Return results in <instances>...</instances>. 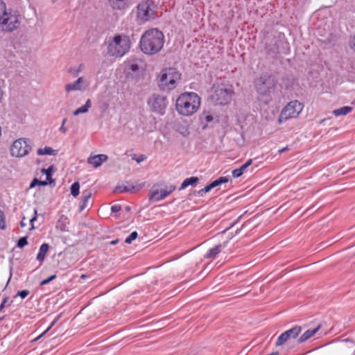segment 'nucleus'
<instances>
[{
	"instance_id": "nucleus-1",
	"label": "nucleus",
	"mask_w": 355,
	"mask_h": 355,
	"mask_svg": "<svg viewBox=\"0 0 355 355\" xmlns=\"http://www.w3.org/2000/svg\"><path fill=\"white\" fill-rule=\"evenodd\" d=\"M164 44V35L157 28L146 31L139 40V48L146 55H153L159 53Z\"/></svg>"
},
{
	"instance_id": "nucleus-2",
	"label": "nucleus",
	"mask_w": 355,
	"mask_h": 355,
	"mask_svg": "<svg viewBox=\"0 0 355 355\" xmlns=\"http://www.w3.org/2000/svg\"><path fill=\"white\" fill-rule=\"evenodd\" d=\"M200 106V98L195 92H185L178 96L175 107L177 112L185 116L196 113Z\"/></svg>"
},
{
	"instance_id": "nucleus-3",
	"label": "nucleus",
	"mask_w": 355,
	"mask_h": 355,
	"mask_svg": "<svg viewBox=\"0 0 355 355\" xmlns=\"http://www.w3.org/2000/svg\"><path fill=\"white\" fill-rule=\"evenodd\" d=\"M131 48L129 36L125 34H116L110 40L107 45V54L115 58H121Z\"/></svg>"
},
{
	"instance_id": "nucleus-4",
	"label": "nucleus",
	"mask_w": 355,
	"mask_h": 355,
	"mask_svg": "<svg viewBox=\"0 0 355 355\" xmlns=\"http://www.w3.org/2000/svg\"><path fill=\"white\" fill-rule=\"evenodd\" d=\"M157 5L153 0H144L137 7V17L144 23L155 19L157 17Z\"/></svg>"
},
{
	"instance_id": "nucleus-5",
	"label": "nucleus",
	"mask_w": 355,
	"mask_h": 355,
	"mask_svg": "<svg viewBox=\"0 0 355 355\" xmlns=\"http://www.w3.org/2000/svg\"><path fill=\"white\" fill-rule=\"evenodd\" d=\"M214 89L211 99L215 104L225 105L231 102L232 96L234 94L232 85L221 84L214 87Z\"/></svg>"
},
{
	"instance_id": "nucleus-6",
	"label": "nucleus",
	"mask_w": 355,
	"mask_h": 355,
	"mask_svg": "<svg viewBox=\"0 0 355 355\" xmlns=\"http://www.w3.org/2000/svg\"><path fill=\"white\" fill-rule=\"evenodd\" d=\"M21 24L20 15L17 11L6 10L0 20V27L3 31L12 32Z\"/></svg>"
},
{
	"instance_id": "nucleus-7",
	"label": "nucleus",
	"mask_w": 355,
	"mask_h": 355,
	"mask_svg": "<svg viewBox=\"0 0 355 355\" xmlns=\"http://www.w3.org/2000/svg\"><path fill=\"white\" fill-rule=\"evenodd\" d=\"M275 87V78L264 74L255 81V88L259 95L270 96L274 92Z\"/></svg>"
},
{
	"instance_id": "nucleus-8",
	"label": "nucleus",
	"mask_w": 355,
	"mask_h": 355,
	"mask_svg": "<svg viewBox=\"0 0 355 355\" xmlns=\"http://www.w3.org/2000/svg\"><path fill=\"white\" fill-rule=\"evenodd\" d=\"M302 109L303 105L298 101H291L282 110L278 119L279 123H283L288 119L297 116Z\"/></svg>"
},
{
	"instance_id": "nucleus-9",
	"label": "nucleus",
	"mask_w": 355,
	"mask_h": 355,
	"mask_svg": "<svg viewBox=\"0 0 355 355\" xmlns=\"http://www.w3.org/2000/svg\"><path fill=\"white\" fill-rule=\"evenodd\" d=\"M180 79V73L175 69H166L162 71L160 83L164 89H173L175 87L176 81Z\"/></svg>"
},
{
	"instance_id": "nucleus-10",
	"label": "nucleus",
	"mask_w": 355,
	"mask_h": 355,
	"mask_svg": "<svg viewBox=\"0 0 355 355\" xmlns=\"http://www.w3.org/2000/svg\"><path fill=\"white\" fill-rule=\"evenodd\" d=\"M147 103L152 112L163 115L165 113L168 101L164 96L153 94L148 99Z\"/></svg>"
},
{
	"instance_id": "nucleus-11",
	"label": "nucleus",
	"mask_w": 355,
	"mask_h": 355,
	"mask_svg": "<svg viewBox=\"0 0 355 355\" xmlns=\"http://www.w3.org/2000/svg\"><path fill=\"white\" fill-rule=\"evenodd\" d=\"M30 141L26 139H18L15 140L11 146V155L16 157H23L28 154L31 150Z\"/></svg>"
},
{
	"instance_id": "nucleus-12",
	"label": "nucleus",
	"mask_w": 355,
	"mask_h": 355,
	"mask_svg": "<svg viewBox=\"0 0 355 355\" xmlns=\"http://www.w3.org/2000/svg\"><path fill=\"white\" fill-rule=\"evenodd\" d=\"M302 331V327L300 326H295L293 328L284 331L282 333L278 338L276 341V346H281L284 344L289 339H295L296 338Z\"/></svg>"
},
{
	"instance_id": "nucleus-13",
	"label": "nucleus",
	"mask_w": 355,
	"mask_h": 355,
	"mask_svg": "<svg viewBox=\"0 0 355 355\" xmlns=\"http://www.w3.org/2000/svg\"><path fill=\"white\" fill-rule=\"evenodd\" d=\"M84 78L83 77H79L76 81L71 83H69L65 85V91L67 92H70L72 91H82L86 89L88 86V84H86L83 86Z\"/></svg>"
},
{
	"instance_id": "nucleus-14",
	"label": "nucleus",
	"mask_w": 355,
	"mask_h": 355,
	"mask_svg": "<svg viewBox=\"0 0 355 355\" xmlns=\"http://www.w3.org/2000/svg\"><path fill=\"white\" fill-rule=\"evenodd\" d=\"M108 157L105 154H99L94 156H90L87 159L88 164L92 165L95 168H98L102 165V164L107 161Z\"/></svg>"
},
{
	"instance_id": "nucleus-15",
	"label": "nucleus",
	"mask_w": 355,
	"mask_h": 355,
	"mask_svg": "<svg viewBox=\"0 0 355 355\" xmlns=\"http://www.w3.org/2000/svg\"><path fill=\"white\" fill-rule=\"evenodd\" d=\"M130 0H108L110 6L117 10H123L128 8Z\"/></svg>"
},
{
	"instance_id": "nucleus-16",
	"label": "nucleus",
	"mask_w": 355,
	"mask_h": 355,
	"mask_svg": "<svg viewBox=\"0 0 355 355\" xmlns=\"http://www.w3.org/2000/svg\"><path fill=\"white\" fill-rule=\"evenodd\" d=\"M277 40L274 38L271 40L270 44L266 45L265 49L266 53L271 57H275L279 53V46L277 44Z\"/></svg>"
},
{
	"instance_id": "nucleus-17",
	"label": "nucleus",
	"mask_w": 355,
	"mask_h": 355,
	"mask_svg": "<svg viewBox=\"0 0 355 355\" xmlns=\"http://www.w3.org/2000/svg\"><path fill=\"white\" fill-rule=\"evenodd\" d=\"M168 195V192H166L164 190H153L150 193V200L155 201V202H159L162 200H164L166 198Z\"/></svg>"
},
{
	"instance_id": "nucleus-18",
	"label": "nucleus",
	"mask_w": 355,
	"mask_h": 355,
	"mask_svg": "<svg viewBox=\"0 0 355 355\" xmlns=\"http://www.w3.org/2000/svg\"><path fill=\"white\" fill-rule=\"evenodd\" d=\"M227 243V242H225L223 245L218 244L214 248H210L205 255V257L207 259L215 258L221 252L222 248H225L226 246Z\"/></svg>"
},
{
	"instance_id": "nucleus-19",
	"label": "nucleus",
	"mask_w": 355,
	"mask_h": 355,
	"mask_svg": "<svg viewBox=\"0 0 355 355\" xmlns=\"http://www.w3.org/2000/svg\"><path fill=\"white\" fill-rule=\"evenodd\" d=\"M320 329V325H318L317 327L313 329H308L304 334L301 335V336L298 338V343H304L313 336Z\"/></svg>"
},
{
	"instance_id": "nucleus-20",
	"label": "nucleus",
	"mask_w": 355,
	"mask_h": 355,
	"mask_svg": "<svg viewBox=\"0 0 355 355\" xmlns=\"http://www.w3.org/2000/svg\"><path fill=\"white\" fill-rule=\"evenodd\" d=\"M252 163V159H248L244 164H243L241 167H239V168H236L234 170L232 171V176L233 178H238L239 177H241L244 171H245V169L249 167Z\"/></svg>"
},
{
	"instance_id": "nucleus-21",
	"label": "nucleus",
	"mask_w": 355,
	"mask_h": 355,
	"mask_svg": "<svg viewBox=\"0 0 355 355\" xmlns=\"http://www.w3.org/2000/svg\"><path fill=\"white\" fill-rule=\"evenodd\" d=\"M92 196V193L88 191H84L82 194V199L79 205V211H83L87 206L88 201Z\"/></svg>"
},
{
	"instance_id": "nucleus-22",
	"label": "nucleus",
	"mask_w": 355,
	"mask_h": 355,
	"mask_svg": "<svg viewBox=\"0 0 355 355\" xmlns=\"http://www.w3.org/2000/svg\"><path fill=\"white\" fill-rule=\"evenodd\" d=\"M49 249V245L48 243H42L39 249V252L37 255V260L38 261H43L44 260L46 254L47 253L48 250Z\"/></svg>"
},
{
	"instance_id": "nucleus-23",
	"label": "nucleus",
	"mask_w": 355,
	"mask_h": 355,
	"mask_svg": "<svg viewBox=\"0 0 355 355\" xmlns=\"http://www.w3.org/2000/svg\"><path fill=\"white\" fill-rule=\"evenodd\" d=\"M198 178L194 176L186 178L182 182L179 190L184 189L189 186H194L198 182Z\"/></svg>"
},
{
	"instance_id": "nucleus-24",
	"label": "nucleus",
	"mask_w": 355,
	"mask_h": 355,
	"mask_svg": "<svg viewBox=\"0 0 355 355\" xmlns=\"http://www.w3.org/2000/svg\"><path fill=\"white\" fill-rule=\"evenodd\" d=\"M92 106V102L90 99H87L84 105L81 106L80 107L76 109L73 112V115L77 116L80 114L86 113L88 112L89 109Z\"/></svg>"
},
{
	"instance_id": "nucleus-25",
	"label": "nucleus",
	"mask_w": 355,
	"mask_h": 355,
	"mask_svg": "<svg viewBox=\"0 0 355 355\" xmlns=\"http://www.w3.org/2000/svg\"><path fill=\"white\" fill-rule=\"evenodd\" d=\"M58 151L56 150L53 149L51 147L45 146L44 148H41L37 149V154L38 155H56Z\"/></svg>"
},
{
	"instance_id": "nucleus-26",
	"label": "nucleus",
	"mask_w": 355,
	"mask_h": 355,
	"mask_svg": "<svg viewBox=\"0 0 355 355\" xmlns=\"http://www.w3.org/2000/svg\"><path fill=\"white\" fill-rule=\"evenodd\" d=\"M352 107L349 106H343L333 111L336 116H344L349 113L352 110Z\"/></svg>"
},
{
	"instance_id": "nucleus-27",
	"label": "nucleus",
	"mask_w": 355,
	"mask_h": 355,
	"mask_svg": "<svg viewBox=\"0 0 355 355\" xmlns=\"http://www.w3.org/2000/svg\"><path fill=\"white\" fill-rule=\"evenodd\" d=\"M53 171V166H50L48 168H42V173H44L46 175V181L49 182V183H52L53 182V180L52 179V173Z\"/></svg>"
},
{
	"instance_id": "nucleus-28",
	"label": "nucleus",
	"mask_w": 355,
	"mask_h": 355,
	"mask_svg": "<svg viewBox=\"0 0 355 355\" xmlns=\"http://www.w3.org/2000/svg\"><path fill=\"white\" fill-rule=\"evenodd\" d=\"M125 70L136 72L139 70V65L136 61H128L125 65Z\"/></svg>"
},
{
	"instance_id": "nucleus-29",
	"label": "nucleus",
	"mask_w": 355,
	"mask_h": 355,
	"mask_svg": "<svg viewBox=\"0 0 355 355\" xmlns=\"http://www.w3.org/2000/svg\"><path fill=\"white\" fill-rule=\"evenodd\" d=\"M71 194L73 197H77L79 195L80 184L78 182H73L70 188Z\"/></svg>"
},
{
	"instance_id": "nucleus-30",
	"label": "nucleus",
	"mask_w": 355,
	"mask_h": 355,
	"mask_svg": "<svg viewBox=\"0 0 355 355\" xmlns=\"http://www.w3.org/2000/svg\"><path fill=\"white\" fill-rule=\"evenodd\" d=\"M135 189V187H127V186H117L115 188V192L116 193H125L132 192Z\"/></svg>"
},
{
	"instance_id": "nucleus-31",
	"label": "nucleus",
	"mask_w": 355,
	"mask_h": 355,
	"mask_svg": "<svg viewBox=\"0 0 355 355\" xmlns=\"http://www.w3.org/2000/svg\"><path fill=\"white\" fill-rule=\"evenodd\" d=\"M83 67L84 66L83 64H80L78 67H70L69 69V72L71 73L74 77H76L82 71Z\"/></svg>"
},
{
	"instance_id": "nucleus-32",
	"label": "nucleus",
	"mask_w": 355,
	"mask_h": 355,
	"mask_svg": "<svg viewBox=\"0 0 355 355\" xmlns=\"http://www.w3.org/2000/svg\"><path fill=\"white\" fill-rule=\"evenodd\" d=\"M138 236V234L136 231H134L130 233V234L125 238V243L127 244H130L133 241H135Z\"/></svg>"
},
{
	"instance_id": "nucleus-33",
	"label": "nucleus",
	"mask_w": 355,
	"mask_h": 355,
	"mask_svg": "<svg viewBox=\"0 0 355 355\" xmlns=\"http://www.w3.org/2000/svg\"><path fill=\"white\" fill-rule=\"evenodd\" d=\"M47 184V182L46 181H42L39 180L37 178H34L30 184V188H33L36 185H42V186H46Z\"/></svg>"
},
{
	"instance_id": "nucleus-34",
	"label": "nucleus",
	"mask_w": 355,
	"mask_h": 355,
	"mask_svg": "<svg viewBox=\"0 0 355 355\" xmlns=\"http://www.w3.org/2000/svg\"><path fill=\"white\" fill-rule=\"evenodd\" d=\"M201 120H205L207 123H210L214 121V117L208 112H203L200 116Z\"/></svg>"
},
{
	"instance_id": "nucleus-35",
	"label": "nucleus",
	"mask_w": 355,
	"mask_h": 355,
	"mask_svg": "<svg viewBox=\"0 0 355 355\" xmlns=\"http://www.w3.org/2000/svg\"><path fill=\"white\" fill-rule=\"evenodd\" d=\"M27 244H28L27 236H23V237H21L18 240L17 243V246L18 248H22L25 245H26Z\"/></svg>"
},
{
	"instance_id": "nucleus-36",
	"label": "nucleus",
	"mask_w": 355,
	"mask_h": 355,
	"mask_svg": "<svg viewBox=\"0 0 355 355\" xmlns=\"http://www.w3.org/2000/svg\"><path fill=\"white\" fill-rule=\"evenodd\" d=\"M6 228V220L4 213L0 209V229L4 230Z\"/></svg>"
},
{
	"instance_id": "nucleus-37",
	"label": "nucleus",
	"mask_w": 355,
	"mask_h": 355,
	"mask_svg": "<svg viewBox=\"0 0 355 355\" xmlns=\"http://www.w3.org/2000/svg\"><path fill=\"white\" fill-rule=\"evenodd\" d=\"M213 189V187L209 184L207 185L206 187H205L203 189L198 191V196H202L205 193L210 191L211 189Z\"/></svg>"
},
{
	"instance_id": "nucleus-38",
	"label": "nucleus",
	"mask_w": 355,
	"mask_h": 355,
	"mask_svg": "<svg viewBox=\"0 0 355 355\" xmlns=\"http://www.w3.org/2000/svg\"><path fill=\"white\" fill-rule=\"evenodd\" d=\"M55 278H56V275H53L50 276L49 277H48L47 279L42 280L40 282V285L43 286V285L48 284L49 283H50L51 281H53Z\"/></svg>"
},
{
	"instance_id": "nucleus-39",
	"label": "nucleus",
	"mask_w": 355,
	"mask_h": 355,
	"mask_svg": "<svg viewBox=\"0 0 355 355\" xmlns=\"http://www.w3.org/2000/svg\"><path fill=\"white\" fill-rule=\"evenodd\" d=\"M67 121V119L66 118H64L62 119V124H61L60 127L59 128V131L63 134H65L67 131V129L64 126Z\"/></svg>"
},
{
	"instance_id": "nucleus-40",
	"label": "nucleus",
	"mask_w": 355,
	"mask_h": 355,
	"mask_svg": "<svg viewBox=\"0 0 355 355\" xmlns=\"http://www.w3.org/2000/svg\"><path fill=\"white\" fill-rule=\"evenodd\" d=\"M28 294H29V291L22 290V291H18V293H17V296H19L22 299H24L28 295Z\"/></svg>"
},
{
	"instance_id": "nucleus-41",
	"label": "nucleus",
	"mask_w": 355,
	"mask_h": 355,
	"mask_svg": "<svg viewBox=\"0 0 355 355\" xmlns=\"http://www.w3.org/2000/svg\"><path fill=\"white\" fill-rule=\"evenodd\" d=\"M121 210V206L119 204H115L111 207V211L114 213H117Z\"/></svg>"
},
{
	"instance_id": "nucleus-42",
	"label": "nucleus",
	"mask_w": 355,
	"mask_h": 355,
	"mask_svg": "<svg viewBox=\"0 0 355 355\" xmlns=\"http://www.w3.org/2000/svg\"><path fill=\"white\" fill-rule=\"evenodd\" d=\"M220 184L227 183L229 182L230 178L227 176H222L217 179Z\"/></svg>"
},
{
	"instance_id": "nucleus-43",
	"label": "nucleus",
	"mask_w": 355,
	"mask_h": 355,
	"mask_svg": "<svg viewBox=\"0 0 355 355\" xmlns=\"http://www.w3.org/2000/svg\"><path fill=\"white\" fill-rule=\"evenodd\" d=\"M175 185H168V186H166L165 189H164L163 190H164L166 192H168V195H170L173 191H175Z\"/></svg>"
},
{
	"instance_id": "nucleus-44",
	"label": "nucleus",
	"mask_w": 355,
	"mask_h": 355,
	"mask_svg": "<svg viewBox=\"0 0 355 355\" xmlns=\"http://www.w3.org/2000/svg\"><path fill=\"white\" fill-rule=\"evenodd\" d=\"M136 157V155H135L132 157V159L135 160L138 164L141 163L146 159V157L144 155H140L139 156H138L137 157Z\"/></svg>"
},
{
	"instance_id": "nucleus-45",
	"label": "nucleus",
	"mask_w": 355,
	"mask_h": 355,
	"mask_svg": "<svg viewBox=\"0 0 355 355\" xmlns=\"http://www.w3.org/2000/svg\"><path fill=\"white\" fill-rule=\"evenodd\" d=\"M60 315H58L53 320V322L51 323L50 326L46 329L47 331H49L55 324V323L58 321V320L60 319Z\"/></svg>"
},
{
	"instance_id": "nucleus-46",
	"label": "nucleus",
	"mask_w": 355,
	"mask_h": 355,
	"mask_svg": "<svg viewBox=\"0 0 355 355\" xmlns=\"http://www.w3.org/2000/svg\"><path fill=\"white\" fill-rule=\"evenodd\" d=\"M349 46L355 52V35L351 38L349 42Z\"/></svg>"
},
{
	"instance_id": "nucleus-47",
	"label": "nucleus",
	"mask_w": 355,
	"mask_h": 355,
	"mask_svg": "<svg viewBox=\"0 0 355 355\" xmlns=\"http://www.w3.org/2000/svg\"><path fill=\"white\" fill-rule=\"evenodd\" d=\"M211 186L214 188L220 185L218 182V181L216 180H215L214 181H213L212 182L210 183Z\"/></svg>"
},
{
	"instance_id": "nucleus-48",
	"label": "nucleus",
	"mask_w": 355,
	"mask_h": 355,
	"mask_svg": "<svg viewBox=\"0 0 355 355\" xmlns=\"http://www.w3.org/2000/svg\"><path fill=\"white\" fill-rule=\"evenodd\" d=\"M46 332H48V331L46 330H45L42 334H41L40 336H38L35 339H33V341L35 342V341L40 340Z\"/></svg>"
},
{
	"instance_id": "nucleus-49",
	"label": "nucleus",
	"mask_w": 355,
	"mask_h": 355,
	"mask_svg": "<svg viewBox=\"0 0 355 355\" xmlns=\"http://www.w3.org/2000/svg\"><path fill=\"white\" fill-rule=\"evenodd\" d=\"M287 150H288V146H286V147H284V148H283L279 149V150H278V153H279V155H281V154H282L283 153H284V152H286V151H287Z\"/></svg>"
},
{
	"instance_id": "nucleus-50",
	"label": "nucleus",
	"mask_w": 355,
	"mask_h": 355,
	"mask_svg": "<svg viewBox=\"0 0 355 355\" xmlns=\"http://www.w3.org/2000/svg\"><path fill=\"white\" fill-rule=\"evenodd\" d=\"M7 301H8L7 298L3 299V302L0 304V311L3 309L5 304L7 302Z\"/></svg>"
},
{
	"instance_id": "nucleus-51",
	"label": "nucleus",
	"mask_w": 355,
	"mask_h": 355,
	"mask_svg": "<svg viewBox=\"0 0 355 355\" xmlns=\"http://www.w3.org/2000/svg\"><path fill=\"white\" fill-rule=\"evenodd\" d=\"M24 220H25V217H24L22 218V220H21V222H20V225H21V227H24L26 225V223H25Z\"/></svg>"
},
{
	"instance_id": "nucleus-52",
	"label": "nucleus",
	"mask_w": 355,
	"mask_h": 355,
	"mask_svg": "<svg viewBox=\"0 0 355 355\" xmlns=\"http://www.w3.org/2000/svg\"><path fill=\"white\" fill-rule=\"evenodd\" d=\"M180 134L185 137L189 134V132L188 131L187 129H186L184 131L180 132Z\"/></svg>"
},
{
	"instance_id": "nucleus-53",
	"label": "nucleus",
	"mask_w": 355,
	"mask_h": 355,
	"mask_svg": "<svg viewBox=\"0 0 355 355\" xmlns=\"http://www.w3.org/2000/svg\"><path fill=\"white\" fill-rule=\"evenodd\" d=\"M35 220H36V216H35L30 220V222H31V226H32V227H31V228H34L33 225V222Z\"/></svg>"
},
{
	"instance_id": "nucleus-54",
	"label": "nucleus",
	"mask_w": 355,
	"mask_h": 355,
	"mask_svg": "<svg viewBox=\"0 0 355 355\" xmlns=\"http://www.w3.org/2000/svg\"><path fill=\"white\" fill-rule=\"evenodd\" d=\"M119 242V240L118 239H116V240H113L110 242V244L111 245H116V243H118Z\"/></svg>"
},
{
	"instance_id": "nucleus-55",
	"label": "nucleus",
	"mask_w": 355,
	"mask_h": 355,
	"mask_svg": "<svg viewBox=\"0 0 355 355\" xmlns=\"http://www.w3.org/2000/svg\"><path fill=\"white\" fill-rule=\"evenodd\" d=\"M130 207L129 206H127V207H125V210H126V211H130Z\"/></svg>"
},
{
	"instance_id": "nucleus-56",
	"label": "nucleus",
	"mask_w": 355,
	"mask_h": 355,
	"mask_svg": "<svg viewBox=\"0 0 355 355\" xmlns=\"http://www.w3.org/2000/svg\"><path fill=\"white\" fill-rule=\"evenodd\" d=\"M86 277V275H81V278H85Z\"/></svg>"
},
{
	"instance_id": "nucleus-57",
	"label": "nucleus",
	"mask_w": 355,
	"mask_h": 355,
	"mask_svg": "<svg viewBox=\"0 0 355 355\" xmlns=\"http://www.w3.org/2000/svg\"><path fill=\"white\" fill-rule=\"evenodd\" d=\"M353 103L355 105V99H354V101L353 102Z\"/></svg>"
}]
</instances>
